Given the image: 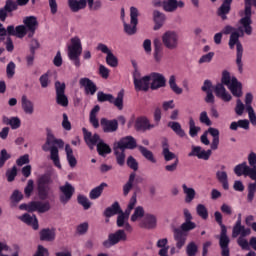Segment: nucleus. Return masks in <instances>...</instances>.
<instances>
[{
	"mask_svg": "<svg viewBox=\"0 0 256 256\" xmlns=\"http://www.w3.org/2000/svg\"><path fill=\"white\" fill-rule=\"evenodd\" d=\"M223 85H226V87H228L229 91H231L234 97L243 96V86L241 82H239L237 78L231 77V75H229V72H224L222 75V84H217L214 88L216 97L222 99V101L229 103V101L233 99L231 94L227 92V89H225V86Z\"/></svg>",
	"mask_w": 256,
	"mask_h": 256,
	"instance_id": "obj_1",
	"label": "nucleus"
},
{
	"mask_svg": "<svg viewBox=\"0 0 256 256\" xmlns=\"http://www.w3.org/2000/svg\"><path fill=\"white\" fill-rule=\"evenodd\" d=\"M47 137L46 143L42 146L43 151H50V159L53 161L55 167L61 169V161L59 159V147L60 149L63 148V140L55 138L51 129L46 130ZM57 145V147L55 146Z\"/></svg>",
	"mask_w": 256,
	"mask_h": 256,
	"instance_id": "obj_2",
	"label": "nucleus"
},
{
	"mask_svg": "<svg viewBox=\"0 0 256 256\" xmlns=\"http://www.w3.org/2000/svg\"><path fill=\"white\" fill-rule=\"evenodd\" d=\"M244 3L245 9L240 12V17L242 18L239 21L240 27L237 29L240 37H243L245 33L246 35H251V33H253V28L251 27V23H253L251 20V0H244Z\"/></svg>",
	"mask_w": 256,
	"mask_h": 256,
	"instance_id": "obj_3",
	"label": "nucleus"
},
{
	"mask_svg": "<svg viewBox=\"0 0 256 256\" xmlns=\"http://www.w3.org/2000/svg\"><path fill=\"white\" fill-rule=\"evenodd\" d=\"M68 59L72 61L75 67H81V54L83 53V44L81 43V38L79 36H73L70 39V43L68 44Z\"/></svg>",
	"mask_w": 256,
	"mask_h": 256,
	"instance_id": "obj_4",
	"label": "nucleus"
},
{
	"mask_svg": "<svg viewBox=\"0 0 256 256\" xmlns=\"http://www.w3.org/2000/svg\"><path fill=\"white\" fill-rule=\"evenodd\" d=\"M214 217H215V221H217L221 227V234H220V240H219L221 255L230 256L229 243L231 242V240L229 239V236H227V227L223 224V215L221 214V212L216 211L214 213Z\"/></svg>",
	"mask_w": 256,
	"mask_h": 256,
	"instance_id": "obj_5",
	"label": "nucleus"
},
{
	"mask_svg": "<svg viewBox=\"0 0 256 256\" xmlns=\"http://www.w3.org/2000/svg\"><path fill=\"white\" fill-rule=\"evenodd\" d=\"M136 205H137V194H134L130 198L125 212L121 211L118 214V218H117L118 227H124L126 231H133V227H131V224H129V215H131V211L135 209Z\"/></svg>",
	"mask_w": 256,
	"mask_h": 256,
	"instance_id": "obj_6",
	"label": "nucleus"
},
{
	"mask_svg": "<svg viewBox=\"0 0 256 256\" xmlns=\"http://www.w3.org/2000/svg\"><path fill=\"white\" fill-rule=\"evenodd\" d=\"M179 32L168 30L162 34V43L169 51H175L179 47Z\"/></svg>",
	"mask_w": 256,
	"mask_h": 256,
	"instance_id": "obj_7",
	"label": "nucleus"
},
{
	"mask_svg": "<svg viewBox=\"0 0 256 256\" xmlns=\"http://www.w3.org/2000/svg\"><path fill=\"white\" fill-rule=\"evenodd\" d=\"M139 10L136 7L130 8V24L124 22V32L126 35H135L137 33V25L139 23Z\"/></svg>",
	"mask_w": 256,
	"mask_h": 256,
	"instance_id": "obj_8",
	"label": "nucleus"
},
{
	"mask_svg": "<svg viewBox=\"0 0 256 256\" xmlns=\"http://www.w3.org/2000/svg\"><path fill=\"white\" fill-rule=\"evenodd\" d=\"M133 81L136 91H148L151 85L149 75L141 77V73L137 70L133 73Z\"/></svg>",
	"mask_w": 256,
	"mask_h": 256,
	"instance_id": "obj_9",
	"label": "nucleus"
},
{
	"mask_svg": "<svg viewBox=\"0 0 256 256\" xmlns=\"http://www.w3.org/2000/svg\"><path fill=\"white\" fill-rule=\"evenodd\" d=\"M234 173L238 177L245 175V177H249L250 179H256V168H251V166L247 165V162L235 166Z\"/></svg>",
	"mask_w": 256,
	"mask_h": 256,
	"instance_id": "obj_10",
	"label": "nucleus"
},
{
	"mask_svg": "<svg viewBox=\"0 0 256 256\" xmlns=\"http://www.w3.org/2000/svg\"><path fill=\"white\" fill-rule=\"evenodd\" d=\"M121 241H127V234L123 230H118L115 233L110 234L108 239L103 242V245L106 249H109Z\"/></svg>",
	"mask_w": 256,
	"mask_h": 256,
	"instance_id": "obj_11",
	"label": "nucleus"
},
{
	"mask_svg": "<svg viewBox=\"0 0 256 256\" xmlns=\"http://www.w3.org/2000/svg\"><path fill=\"white\" fill-rule=\"evenodd\" d=\"M56 89V103L61 107H67L69 105V99L65 95V83L59 81L55 82Z\"/></svg>",
	"mask_w": 256,
	"mask_h": 256,
	"instance_id": "obj_12",
	"label": "nucleus"
},
{
	"mask_svg": "<svg viewBox=\"0 0 256 256\" xmlns=\"http://www.w3.org/2000/svg\"><path fill=\"white\" fill-rule=\"evenodd\" d=\"M97 50L101 51V53H104L106 55L107 65H109L110 67H117L119 65V60H117V58L113 55V52L107 45L100 43L97 46Z\"/></svg>",
	"mask_w": 256,
	"mask_h": 256,
	"instance_id": "obj_13",
	"label": "nucleus"
},
{
	"mask_svg": "<svg viewBox=\"0 0 256 256\" xmlns=\"http://www.w3.org/2000/svg\"><path fill=\"white\" fill-rule=\"evenodd\" d=\"M60 191L62 193L60 196V201L63 203V205H66V203L71 201L73 193H75V188L69 182H66L65 185L60 186Z\"/></svg>",
	"mask_w": 256,
	"mask_h": 256,
	"instance_id": "obj_14",
	"label": "nucleus"
},
{
	"mask_svg": "<svg viewBox=\"0 0 256 256\" xmlns=\"http://www.w3.org/2000/svg\"><path fill=\"white\" fill-rule=\"evenodd\" d=\"M224 35H229L230 34V39H229V47L230 49H235V45H237V43H241L239 41V31L237 30V28L231 27V26H226L223 30Z\"/></svg>",
	"mask_w": 256,
	"mask_h": 256,
	"instance_id": "obj_15",
	"label": "nucleus"
},
{
	"mask_svg": "<svg viewBox=\"0 0 256 256\" xmlns=\"http://www.w3.org/2000/svg\"><path fill=\"white\" fill-rule=\"evenodd\" d=\"M134 127L136 131H149L151 129H155V124H151L149 118L140 116L136 118Z\"/></svg>",
	"mask_w": 256,
	"mask_h": 256,
	"instance_id": "obj_16",
	"label": "nucleus"
},
{
	"mask_svg": "<svg viewBox=\"0 0 256 256\" xmlns=\"http://www.w3.org/2000/svg\"><path fill=\"white\" fill-rule=\"evenodd\" d=\"M23 23L25 28L28 31V37H33V35H35V31H37V27H39V22L37 21V17L27 16L23 19Z\"/></svg>",
	"mask_w": 256,
	"mask_h": 256,
	"instance_id": "obj_17",
	"label": "nucleus"
},
{
	"mask_svg": "<svg viewBox=\"0 0 256 256\" xmlns=\"http://www.w3.org/2000/svg\"><path fill=\"white\" fill-rule=\"evenodd\" d=\"M114 145L124 151L125 149H135L137 147V140L133 136H126L115 142Z\"/></svg>",
	"mask_w": 256,
	"mask_h": 256,
	"instance_id": "obj_18",
	"label": "nucleus"
},
{
	"mask_svg": "<svg viewBox=\"0 0 256 256\" xmlns=\"http://www.w3.org/2000/svg\"><path fill=\"white\" fill-rule=\"evenodd\" d=\"M185 7V2L182 0H164L163 1V9L166 13H175L177 9H183Z\"/></svg>",
	"mask_w": 256,
	"mask_h": 256,
	"instance_id": "obj_19",
	"label": "nucleus"
},
{
	"mask_svg": "<svg viewBox=\"0 0 256 256\" xmlns=\"http://www.w3.org/2000/svg\"><path fill=\"white\" fill-rule=\"evenodd\" d=\"M139 227L142 229H155L157 227V216L153 214H146L139 222Z\"/></svg>",
	"mask_w": 256,
	"mask_h": 256,
	"instance_id": "obj_20",
	"label": "nucleus"
},
{
	"mask_svg": "<svg viewBox=\"0 0 256 256\" xmlns=\"http://www.w3.org/2000/svg\"><path fill=\"white\" fill-rule=\"evenodd\" d=\"M100 124L104 133H115V131L119 129V122L115 119L108 120L106 118H102Z\"/></svg>",
	"mask_w": 256,
	"mask_h": 256,
	"instance_id": "obj_21",
	"label": "nucleus"
},
{
	"mask_svg": "<svg viewBox=\"0 0 256 256\" xmlns=\"http://www.w3.org/2000/svg\"><path fill=\"white\" fill-rule=\"evenodd\" d=\"M188 157H198V159L207 161L209 160V157H211V150L206 151L200 146H193L192 151L188 154Z\"/></svg>",
	"mask_w": 256,
	"mask_h": 256,
	"instance_id": "obj_22",
	"label": "nucleus"
},
{
	"mask_svg": "<svg viewBox=\"0 0 256 256\" xmlns=\"http://www.w3.org/2000/svg\"><path fill=\"white\" fill-rule=\"evenodd\" d=\"M151 82V89H160V87H165V76L160 73H152L149 75Z\"/></svg>",
	"mask_w": 256,
	"mask_h": 256,
	"instance_id": "obj_23",
	"label": "nucleus"
},
{
	"mask_svg": "<svg viewBox=\"0 0 256 256\" xmlns=\"http://www.w3.org/2000/svg\"><path fill=\"white\" fill-rule=\"evenodd\" d=\"M84 133V141L88 145L90 149H94L95 146L101 141V138L97 134H91V132L87 131L85 128L82 129Z\"/></svg>",
	"mask_w": 256,
	"mask_h": 256,
	"instance_id": "obj_24",
	"label": "nucleus"
},
{
	"mask_svg": "<svg viewBox=\"0 0 256 256\" xmlns=\"http://www.w3.org/2000/svg\"><path fill=\"white\" fill-rule=\"evenodd\" d=\"M249 235H251V229L243 226L242 224H234L232 229L233 239H237V237H247Z\"/></svg>",
	"mask_w": 256,
	"mask_h": 256,
	"instance_id": "obj_25",
	"label": "nucleus"
},
{
	"mask_svg": "<svg viewBox=\"0 0 256 256\" xmlns=\"http://www.w3.org/2000/svg\"><path fill=\"white\" fill-rule=\"evenodd\" d=\"M79 84L80 87H83V89H85V92L88 95H95V93L97 92V86L89 78H81L79 80Z\"/></svg>",
	"mask_w": 256,
	"mask_h": 256,
	"instance_id": "obj_26",
	"label": "nucleus"
},
{
	"mask_svg": "<svg viewBox=\"0 0 256 256\" xmlns=\"http://www.w3.org/2000/svg\"><path fill=\"white\" fill-rule=\"evenodd\" d=\"M21 107L26 115H33L35 113V104L26 95L21 98Z\"/></svg>",
	"mask_w": 256,
	"mask_h": 256,
	"instance_id": "obj_27",
	"label": "nucleus"
},
{
	"mask_svg": "<svg viewBox=\"0 0 256 256\" xmlns=\"http://www.w3.org/2000/svg\"><path fill=\"white\" fill-rule=\"evenodd\" d=\"M68 7L72 13H79L87 7V0H68Z\"/></svg>",
	"mask_w": 256,
	"mask_h": 256,
	"instance_id": "obj_28",
	"label": "nucleus"
},
{
	"mask_svg": "<svg viewBox=\"0 0 256 256\" xmlns=\"http://www.w3.org/2000/svg\"><path fill=\"white\" fill-rule=\"evenodd\" d=\"M134 211L130 217V221H132V223H141V221H143V219L145 218V208H143V206H134Z\"/></svg>",
	"mask_w": 256,
	"mask_h": 256,
	"instance_id": "obj_29",
	"label": "nucleus"
},
{
	"mask_svg": "<svg viewBox=\"0 0 256 256\" xmlns=\"http://www.w3.org/2000/svg\"><path fill=\"white\" fill-rule=\"evenodd\" d=\"M51 209V204L49 202H37L33 201L30 205V210L37 211L38 213H47Z\"/></svg>",
	"mask_w": 256,
	"mask_h": 256,
	"instance_id": "obj_30",
	"label": "nucleus"
},
{
	"mask_svg": "<svg viewBox=\"0 0 256 256\" xmlns=\"http://www.w3.org/2000/svg\"><path fill=\"white\" fill-rule=\"evenodd\" d=\"M23 223L29 225L30 227L34 228L37 231L39 229V222L37 221V217L35 215H30L28 213L19 217Z\"/></svg>",
	"mask_w": 256,
	"mask_h": 256,
	"instance_id": "obj_31",
	"label": "nucleus"
},
{
	"mask_svg": "<svg viewBox=\"0 0 256 256\" xmlns=\"http://www.w3.org/2000/svg\"><path fill=\"white\" fill-rule=\"evenodd\" d=\"M174 240L176 241L177 249L183 248L187 241V232H183L181 230H175L174 231Z\"/></svg>",
	"mask_w": 256,
	"mask_h": 256,
	"instance_id": "obj_32",
	"label": "nucleus"
},
{
	"mask_svg": "<svg viewBox=\"0 0 256 256\" xmlns=\"http://www.w3.org/2000/svg\"><path fill=\"white\" fill-rule=\"evenodd\" d=\"M208 135H211L213 137L212 143H211V149L212 151H217L219 148V129L210 127L206 131Z\"/></svg>",
	"mask_w": 256,
	"mask_h": 256,
	"instance_id": "obj_33",
	"label": "nucleus"
},
{
	"mask_svg": "<svg viewBox=\"0 0 256 256\" xmlns=\"http://www.w3.org/2000/svg\"><path fill=\"white\" fill-rule=\"evenodd\" d=\"M153 21L155 23L154 31H159V29L163 27V23H165V14H163V12L155 10L153 12Z\"/></svg>",
	"mask_w": 256,
	"mask_h": 256,
	"instance_id": "obj_34",
	"label": "nucleus"
},
{
	"mask_svg": "<svg viewBox=\"0 0 256 256\" xmlns=\"http://www.w3.org/2000/svg\"><path fill=\"white\" fill-rule=\"evenodd\" d=\"M231 3H233V0H223L222 5L218 9V15L224 21L227 19V14L231 11Z\"/></svg>",
	"mask_w": 256,
	"mask_h": 256,
	"instance_id": "obj_35",
	"label": "nucleus"
},
{
	"mask_svg": "<svg viewBox=\"0 0 256 256\" xmlns=\"http://www.w3.org/2000/svg\"><path fill=\"white\" fill-rule=\"evenodd\" d=\"M183 193L185 195L184 201L185 203H193V200L195 199L197 192L191 188L188 187L187 184L182 185Z\"/></svg>",
	"mask_w": 256,
	"mask_h": 256,
	"instance_id": "obj_36",
	"label": "nucleus"
},
{
	"mask_svg": "<svg viewBox=\"0 0 256 256\" xmlns=\"http://www.w3.org/2000/svg\"><path fill=\"white\" fill-rule=\"evenodd\" d=\"M154 61L156 63H161L163 59V47L161 46V42L159 39L154 40V52H153Z\"/></svg>",
	"mask_w": 256,
	"mask_h": 256,
	"instance_id": "obj_37",
	"label": "nucleus"
},
{
	"mask_svg": "<svg viewBox=\"0 0 256 256\" xmlns=\"http://www.w3.org/2000/svg\"><path fill=\"white\" fill-rule=\"evenodd\" d=\"M167 243H169L167 238H162L157 241L156 247L160 249L158 255L169 256V245H167Z\"/></svg>",
	"mask_w": 256,
	"mask_h": 256,
	"instance_id": "obj_38",
	"label": "nucleus"
},
{
	"mask_svg": "<svg viewBox=\"0 0 256 256\" xmlns=\"http://www.w3.org/2000/svg\"><path fill=\"white\" fill-rule=\"evenodd\" d=\"M251 103H253V94L247 93L245 96V104H246V111L248 113V119H253V117H256L255 109H253V106H251Z\"/></svg>",
	"mask_w": 256,
	"mask_h": 256,
	"instance_id": "obj_39",
	"label": "nucleus"
},
{
	"mask_svg": "<svg viewBox=\"0 0 256 256\" xmlns=\"http://www.w3.org/2000/svg\"><path fill=\"white\" fill-rule=\"evenodd\" d=\"M216 179L221 183L223 189L225 191L229 190V178L227 176V172L223 170H219L216 172Z\"/></svg>",
	"mask_w": 256,
	"mask_h": 256,
	"instance_id": "obj_40",
	"label": "nucleus"
},
{
	"mask_svg": "<svg viewBox=\"0 0 256 256\" xmlns=\"http://www.w3.org/2000/svg\"><path fill=\"white\" fill-rule=\"evenodd\" d=\"M124 97H125V90H120L118 92L116 98L112 96V101H110V103H112V105H114V107H117V109H119V111H123Z\"/></svg>",
	"mask_w": 256,
	"mask_h": 256,
	"instance_id": "obj_41",
	"label": "nucleus"
},
{
	"mask_svg": "<svg viewBox=\"0 0 256 256\" xmlns=\"http://www.w3.org/2000/svg\"><path fill=\"white\" fill-rule=\"evenodd\" d=\"M101 111V107L99 105L94 106V108L90 112V123L93 125L94 129L99 128V119H97V114Z\"/></svg>",
	"mask_w": 256,
	"mask_h": 256,
	"instance_id": "obj_42",
	"label": "nucleus"
},
{
	"mask_svg": "<svg viewBox=\"0 0 256 256\" xmlns=\"http://www.w3.org/2000/svg\"><path fill=\"white\" fill-rule=\"evenodd\" d=\"M105 187H107V183L103 182L99 186L92 189L89 193V198L93 199V200L99 199V197H101Z\"/></svg>",
	"mask_w": 256,
	"mask_h": 256,
	"instance_id": "obj_43",
	"label": "nucleus"
},
{
	"mask_svg": "<svg viewBox=\"0 0 256 256\" xmlns=\"http://www.w3.org/2000/svg\"><path fill=\"white\" fill-rule=\"evenodd\" d=\"M41 241H55V229H43L40 231Z\"/></svg>",
	"mask_w": 256,
	"mask_h": 256,
	"instance_id": "obj_44",
	"label": "nucleus"
},
{
	"mask_svg": "<svg viewBox=\"0 0 256 256\" xmlns=\"http://www.w3.org/2000/svg\"><path fill=\"white\" fill-rule=\"evenodd\" d=\"M168 127L174 131L175 134L178 135V137H187V134L185 133V130L181 127V124L179 122H169Z\"/></svg>",
	"mask_w": 256,
	"mask_h": 256,
	"instance_id": "obj_45",
	"label": "nucleus"
},
{
	"mask_svg": "<svg viewBox=\"0 0 256 256\" xmlns=\"http://www.w3.org/2000/svg\"><path fill=\"white\" fill-rule=\"evenodd\" d=\"M97 151L98 154L101 155V157H105V155H109V153H111V147L108 146L105 141L99 140V142L97 143Z\"/></svg>",
	"mask_w": 256,
	"mask_h": 256,
	"instance_id": "obj_46",
	"label": "nucleus"
},
{
	"mask_svg": "<svg viewBox=\"0 0 256 256\" xmlns=\"http://www.w3.org/2000/svg\"><path fill=\"white\" fill-rule=\"evenodd\" d=\"M236 49H237V58H236V63L238 65V70L240 73H243V45L241 43L237 42L236 44Z\"/></svg>",
	"mask_w": 256,
	"mask_h": 256,
	"instance_id": "obj_47",
	"label": "nucleus"
},
{
	"mask_svg": "<svg viewBox=\"0 0 256 256\" xmlns=\"http://www.w3.org/2000/svg\"><path fill=\"white\" fill-rule=\"evenodd\" d=\"M3 123L5 125H10L11 129H19L21 127V119L19 117H3Z\"/></svg>",
	"mask_w": 256,
	"mask_h": 256,
	"instance_id": "obj_48",
	"label": "nucleus"
},
{
	"mask_svg": "<svg viewBox=\"0 0 256 256\" xmlns=\"http://www.w3.org/2000/svg\"><path fill=\"white\" fill-rule=\"evenodd\" d=\"M65 151H66V157H67V161L69 163V166L72 167V168L76 167L77 166V159L73 155V149H71V146L69 144H67L65 146Z\"/></svg>",
	"mask_w": 256,
	"mask_h": 256,
	"instance_id": "obj_49",
	"label": "nucleus"
},
{
	"mask_svg": "<svg viewBox=\"0 0 256 256\" xmlns=\"http://www.w3.org/2000/svg\"><path fill=\"white\" fill-rule=\"evenodd\" d=\"M114 153L116 155V161L118 165L123 166L125 165V150L119 148L118 146H113Z\"/></svg>",
	"mask_w": 256,
	"mask_h": 256,
	"instance_id": "obj_50",
	"label": "nucleus"
},
{
	"mask_svg": "<svg viewBox=\"0 0 256 256\" xmlns=\"http://www.w3.org/2000/svg\"><path fill=\"white\" fill-rule=\"evenodd\" d=\"M121 211V206H119V203L116 202L105 210L104 215L105 217H113V215H119Z\"/></svg>",
	"mask_w": 256,
	"mask_h": 256,
	"instance_id": "obj_51",
	"label": "nucleus"
},
{
	"mask_svg": "<svg viewBox=\"0 0 256 256\" xmlns=\"http://www.w3.org/2000/svg\"><path fill=\"white\" fill-rule=\"evenodd\" d=\"M135 173L130 174L128 181L126 182V184H124L123 186V195L124 197H127L131 191V189H133V183H135Z\"/></svg>",
	"mask_w": 256,
	"mask_h": 256,
	"instance_id": "obj_52",
	"label": "nucleus"
},
{
	"mask_svg": "<svg viewBox=\"0 0 256 256\" xmlns=\"http://www.w3.org/2000/svg\"><path fill=\"white\" fill-rule=\"evenodd\" d=\"M168 83L176 95H181V93H183V89L177 86V77H175V75L170 76Z\"/></svg>",
	"mask_w": 256,
	"mask_h": 256,
	"instance_id": "obj_53",
	"label": "nucleus"
},
{
	"mask_svg": "<svg viewBox=\"0 0 256 256\" xmlns=\"http://www.w3.org/2000/svg\"><path fill=\"white\" fill-rule=\"evenodd\" d=\"M138 149L140 153L143 155V157H145V159H147L151 163H157V160L153 156V152L149 151L147 148L143 146H139Z\"/></svg>",
	"mask_w": 256,
	"mask_h": 256,
	"instance_id": "obj_54",
	"label": "nucleus"
},
{
	"mask_svg": "<svg viewBox=\"0 0 256 256\" xmlns=\"http://www.w3.org/2000/svg\"><path fill=\"white\" fill-rule=\"evenodd\" d=\"M196 213L201 219H208L209 218V211L207 210V207L203 204H198L196 206Z\"/></svg>",
	"mask_w": 256,
	"mask_h": 256,
	"instance_id": "obj_55",
	"label": "nucleus"
},
{
	"mask_svg": "<svg viewBox=\"0 0 256 256\" xmlns=\"http://www.w3.org/2000/svg\"><path fill=\"white\" fill-rule=\"evenodd\" d=\"M163 155L165 158V161H173L175 159V153L169 151V145L167 143L163 144Z\"/></svg>",
	"mask_w": 256,
	"mask_h": 256,
	"instance_id": "obj_56",
	"label": "nucleus"
},
{
	"mask_svg": "<svg viewBox=\"0 0 256 256\" xmlns=\"http://www.w3.org/2000/svg\"><path fill=\"white\" fill-rule=\"evenodd\" d=\"M4 8L8 13H13V11H17V9H19V6L17 5V2L13 0H7Z\"/></svg>",
	"mask_w": 256,
	"mask_h": 256,
	"instance_id": "obj_57",
	"label": "nucleus"
},
{
	"mask_svg": "<svg viewBox=\"0 0 256 256\" xmlns=\"http://www.w3.org/2000/svg\"><path fill=\"white\" fill-rule=\"evenodd\" d=\"M195 227H197V224H195V222L191 220H188L182 223L180 231H183V233H186L187 231H193Z\"/></svg>",
	"mask_w": 256,
	"mask_h": 256,
	"instance_id": "obj_58",
	"label": "nucleus"
},
{
	"mask_svg": "<svg viewBox=\"0 0 256 256\" xmlns=\"http://www.w3.org/2000/svg\"><path fill=\"white\" fill-rule=\"evenodd\" d=\"M97 99L100 103H105V101H108L111 103L113 101V95L112 94H105L104 92H98L97 93Z\"/></svg>",
	"mask_w": 256,
	"mask_h": 256,
	"instance_id": "obj_59",
	"label": "nucleus"
},
{
	"mask_svg": "<svg viewBox=\"0 0 256 256\" xmlns=\"http://www.w3.org/2000/svg\"><path fill=\"white\" fill-rule=\"evenodd\" d=\"M25 35H29V31L25 27V25H19L16 27V34L15 36L18 37L19 39H23Z\"/></svg>",
	"mask_w": 256,
	"mask_h": 256,
	"instance_id": "obj_60",
	"label": "nucleus"
},
{
	"mask_svg": "<svg viewBox=\"0 0 256 256\" xmlns=\"http://www.w3.org/2000/svg\"><path fill=\"white\" fill-rule=\"evenodd\" d=\"M38 196L42 200L47 199L49 197V186H38Z\"/></svg>",
	"mask_w": 256,
	"mask_h": 256,
	"instance_id": "obj_61",
	"label": "nucleus"
},
{
	"mask_svg": "<svg viewBox=\"0 0 256 256\" xmlns=\"http://www.w3.org/2000/svg\"><path fill=\"white\" fill-rule=\"evenodd\" d=\"M78 203L84 207V209H90L91 208V201H89V198L83 195L78 196Z\"/></svg>",
	"mask_w": 256,
	"mask_h": 256,
	"instance_id": "obj_62",
	"label": "nucleus"
},
{
	"mask_svg": "<svg viewBox=\"0 0 256 256\" xmlns=\"http://www.w3.org/2000/svg\"><path fill=\"white\" fill-rule=\"evenodd\" d=\"M197 250V244H195V242H191L187 245L186 253L188 256H195L197 255Z\"/></svg>",
	"mask_w": 256,
	"mask_h": 256,
	"instance_id": "obj_63",
	"label": "nucleus"
},
{
	"mask_svg": "<svg viewBox=\"0 0 256 256\" xmlns=\"http://www.w3.org/2000/svg\"><path fill=\"white\" fill-rule=\"evenodd\" d=\"M248 163H249L251 169L256 168V153L255 152H250L248 154Z\"/></svg>",
	"mask_w": 256,
	"mask_h": 256,
	"instance_id": "obj_64",
	"label": "nucleus"
}]
</instances>
